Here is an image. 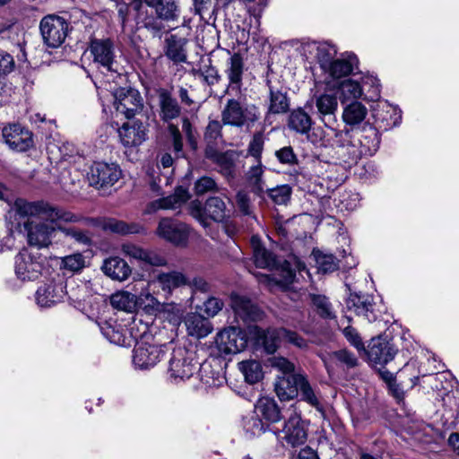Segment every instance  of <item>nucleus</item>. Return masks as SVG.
I'll return each mask as SVG.
<instances>
[{
    "label": "nucleus",
    "mask_w": 459,
    "mask_h": 459,
    "mask_svg": "<svg viewBox=\"0 0 459 459\" xmlns=\"http://www.w3.org/2000/svg\"><path fill=\"white\" fill-rule=\"evenodd\" d=\"M161 307H162L158 310V313L163 314V316L169 321L177 323L180 320L182 311L178 305L174 303H162Z\"/></svg>",
    "instance_id": "774afa93"
},
{
    "label": "nucleus",
    "mask_w": 459,
    "mask_h": 459,
    "mask_svg": "<svg viewBox=\"0 0 459 459\" xmlns=\"http://www.w3.org/2000/svg\"><path fill=\"white\" fill-rule=\"evenodd\" d=\"M243 420L245 430L252 436H260L269 428V425L264 422L257 414L246 417Z\"/></svg>",
    "instance_id": "13d9d810"
},
{
    "label": "nucleus",
    "mask_w": 459,
    "mask_h": 459,
    "mask_svg": "<svg viewBox=\"0 0 459 459\" xmlns=\"http://www.w3.org/2000/svg\"><path fill=\"white\" fill-rule=\"evenodd\" d=\"M302 374H292L277 377L274 391L281 401H290L299 395L298 377Z\"/></svg>",
    "instance_id": "c756f323"
},
{
    "label": "nucleus",
    "mask_w": 459,
    "mask_h": 459,
    "mask_svg": "<svg viewBox=\"0 0 459 459\" xmlns=\"http://www.w3.org/2000/svg\"><path fill=\"white\" fill-rule=\"evenodd\" d=\"M244 72V60L239 53H234L228 60L225 71L229 79V89L240 90Z\"/></svg>",
    "instance_id": "c9c22d12"
},
{
    "label": "nucleus",
    "mask_w": 459,
    "mask_h": 459,
    "mask_svg": "<svg viewBox=\"0 0 459 459\" xmlns=\"http://www.w3.org/2000/svg\"><path fill=\"white\" fill-rule=\"evenodd\" d=\"M251 245L254 261L257 267L273 269L276 266V256L266 249L256 237H252Z\"/></svg>",
    "instance_id": "e433bc0d"
},
{
    "label": "nucleus",
    "mask_w": 459,
    "mask_h": 459,
    "mask_svg": "<svg viewBox=\"0 0 459 459\" xmlns=\"http://www.w3.org/2000/svg\"><path fill=\"white\" fill-rule=\"evenodd\" d=\"M3 137L14 151L26 152L33 146L32 133L17 124L4 127Z\"/></svg>",
    "instance_id": "f3484780"
},
{
    "label": "nucleus",
    "mask_w": 459,
    "mask_h": 459,
    "mask_svg": "<svg viewBox=\"0 0 459 459\" xmlns=\"http://www.w3.org/2000/svg\"><path fill=\"white\" fill-rule=\"evenodd\" d=\"M168 132L171 139V146L175 158H184L185 152L183 150V136L178 127L174 124H169Z\"/></svg>",
    "instance_id": "4d7b16f0"
},
{
    "label": "nucleus",
    "mask_w": 459,
    "mask_h": 459,
    "mask_svg": "<svg viewBox=\"0 0 459 459\" xmlns=\"http://www.w3.org/2000/svg\"><path fill=\"white\" fill-rule=\"evenodd\" d=\"M321 359L324 365L329 374L333 371V362L338 361L342 365L345 366L348 369L354 368L359 366V359L353 352L347 349H341L327 355H322Z\"/></svg>",
    "instance_id": "473e14b6"
},
{
    "label": "nucleus",
    "mask_w": 459,
    "mask_h": 459,
    "mask_svg": "<svg viewBox=\"0 0 459 459\" xmlns=\"http://www.w3.org/2000/svg\"><path fill=\"white\" fill-rule=\"evenodd\" d=\"M367 355L368 362L374 366L384 368L388 362L393 360L397 353L394 344L381 336L372 338L363 351Z\"/></svg>",
    "instance_id": "f8f14e48"
},
{
    "label": "nucleus",
    "mask_w": 459,
    "mask_h": 459,
    "mask_svg": "<svg viewBox=\"0 0 459 459\" xmlns=\"http://www.w3.org/2000/svg\"><path fill=\"white\" fill-rule=\"evenodd\" d=\"M188 283L186 277L178 272H170L168 273H160L157 277L150 281V290L155 292L156 290H161L163 296L167 298L171 291L180 286Z\"/></svg>",
    "instance_id": "4be33fe9"
},
{
    "label": "nucleus",
    "mask_w": 459,
    "mask_h": 459,
    "mask_svg": "<svg viewBox=\"0 0 459 459\" xmlns=\"http://www.w3.org/2000/svg\"><path fill=\"white\" fill-rule=\"evenodd\" d=\"M298 385L301 400L307 402L316 410L322 411L320 401L305 375L298 377Z\"/></svg>",
    "instance_id": "49530a36"
},
{
    "label": "nucleus",
    "mask_w": 459,
    "mask_h": 459,
    "mask_svg": "<svg viewBox=\"0 0 459 459\" xmlns=\"http://www.w3.org/2000/svg\"><path fill=\"white\" fill-rule=\"evenodd\" d=\"M360 148L357 149L355 145H350L352 149L351 156L345 160L346 162H357L361 155H374L380 145V136L377 128L370 124L364 126L356 132Z\"/></svg>",
    "instance_id": "6e6552de"
},
{
    "label": "nucleus",
    "mask_w": 459,
    "mask_h": 459,
    "mask_svg": "<svg viewBox=\"0 0 459 459\" xmlns=\"http://www.w3.org/2000/svg\"><path fill=\"white\" fill-rule=\"evenodd\" d=\"M263 173L264 169L261 160H256V164L252 166L247 173V180L252 191L257 195L264 192Z\"/></svg>",
    "instance_id": "8fccbe9b"
},
{
    "label": "nucleus",
    "mask_w": 459,
    "mask_h": 459,
    "mask_svg": "<svg viewBox=\"0 0 459 459\" xmlns=\"http://www.w3.org/2000/svg\"><path fill=\"white\" fill-rule=\"evenodd\" d=\"M65 294V288L61 283L49 282L39 287L35 299L39 307H50L61 302Z\"/></svg>",
    "instance_id": "412c9836"
},
{
    "label": "nucleus",
    "mask_w": 459,
    "mask_h": 459,
    "mask_svg": "<svg viewBox=\"0 0 459 459\" xmlns=\"http://www.w3.org/2000/svg\"><path fill=\"white\" fill-rule=\"evenodd\" d=\"M19 212L25 216L30 217H39L43 220L50 221L52 223H55L56 226L62 230H65L66 234L72 235L80 242L86 241V236L82 232L75 231L74 230L63 229L59 224L60 221H71L74 219V216L62 209H58L56 207L51 206L48 204H44L42 202L38 203H27L21 202L17 204Z\"/></svg>",
    "instance_id": "f03ea898"
},
{
    "label": "nucleus",
    "mask_w": 459,
    "mask_h": 459,
    "mask_svg": "<svg viewBox=\"0 0 459 459\" xmlns=\"http://www.w3.org/2000/svg\"><path fill=\"white\" fill-rule=\"evenodd\" d=\"M163 346L140 342L134 350L133 363L140 369L154 367L163 357Z\"/></svg>",
    "instance_id": "4468645a"
},
{
    "label": "nucleus",
    "mask_w": 459,
    "mask_h": 459,
    "mask_svg": "<svg viewBox=\"0 0 459 459\" xmlns=\"http://www.w3.org/2000/svg\"><path fill=\"white\" fill-rule=\"evenodd\" d=\"M353 71L351 59L335 58L329 66L324 70L333 79H340L350 75Z\"/></svg>",
    "instance_id": "37998d69"
},
{
    "label": "nucleus",
    "mask_w": 459,
    "mask_h": 459,
    "mask_svg": "<svg viewBox=\"0 0 459 459\" xmlns=\"http://www.w3.org/2000/svg\"><path fill=\"white\" fill-rule=\"evenodd\" d=\"M337 50L334 46L322 43L316 48V57L324 71L335 59Z\"/></svg>",
    "instance_id": "5fc2aeb1"
},
{
    "label": "nucleus",
    "mask_w": 459,
    "mask_h": 459,
    "mask_svg": "<svg viewBox=\"0 0 459 459\" xmlns=\"http://www.w3.org/2000/svg\"><path fill=\"white\" fill-rule=\"evenodd\" d=\"M281 335L282 341L300 350H307L309 346L308 341L303 338L297 332L291 331L285 327H281Z\"/></svg>",
    "instance_id": "e2e57ef3"
},
{
    "label": "nucleus",
    "mask_w": 459,
    "mask_h": 459,
    "mask_svg": "<svg viewBox=\"0 0 459 459\" xmlns=\"http://www.w3.org/2000/svg\"><path fill=\"white\" fill-rule=\"evenodd\" d=\"M187 333L197 339L204 338L212 332V325L207 317L190 313L185 318Z\"/></svg>",
    "instance_id": "2f4dec72"
},
{
    "label": "nucleus",
    "mask_w": 459,
    "mask_h": 459,
    "mask_svg": "<svg viewBox=\"0 0 459 459\" xmlns=\"http://www.w3.org/2000/svg\"><path fill=\"white\" fill-rule=\"evenodd\" d=\"M340 100L343 104L349 100H357L363 94V90L360 83L352 79L342 81L339 85Z\"/></svg>",
    "instance_id": "a18cd8bd"
},
{
    "label": "nucleus",
    "mask_w": 459,
    "mask_h": 459,
    "mask_svg": "<svg viewBox=\"0 0 459 459\" xmlns=\"http://www.w3.org/2000/svg\"><path fill=\"white\" fill-rule=\"evenodd\" d=\"M290 109V99L286 91L269 87V105L267 116L287 113Z\"/></svg>",
    "instance_id": "4c0bfd02"
},
{
    "label": "nucleus",
    "mask_w": 459,
    "mask_h": 459,
    "mask_svg": "<svg viewBox=\"0 0 459 459\" xmlns=\"http://www.w3.org/2000/svg\"><path fill=\"white\" fill-rule=\"evenodd\" d=\"M106 228L112 232L127 235V234H143L146 232L145 228L138 222L127 223L122 221H110L107 223Z\"/></svg>",
    "instance_id": "09e8293b"
},
{
    "label": "nucleus",
    "mask_w": 459,
    "mask_h": 459,
    "mask_svg": "<svg viewBox=\"0 0 459 459\" xmlns=\"http://www.w3.org/2000/svg\"><path fill=\"white\" fill-rule=\"evenodd\" d=\"M329 129V133L327 134L328 136H330L332 141V145L336 147H342L344 148L345 146H348V143L350 142V131L345 130H338L336 128H333L330 126V123L325 126Z\"/></svg>",
    "instance_id": "69168bd1"
},
{
    "label": "nucleus",
    "mask_w": 459,
    "mask_h": 459,
    "mask_svg": "<svg viewBox=\"0 0 459 459\" xmlns=\"http://www.w3.org/2000/svg\"><path fill=\"white\" fill-rule=\"evenodd\" d=\"M215 342L221 353L236 354L247 348L248 338L245 330L231 326L218 333Z\"/></svg>",
    "instance_id": "9d476101"
},
{
    "label": "nucleus",
    "mask_w": 459,
    "mask_h": 459,
    "mask_svg": "<svg viewBox=\"0 0 459 459\" xmlns=\"http://www.w3.org/2000/svg\"><path fill=\"white\" fill-rule=\"evenodd\" d=\"M346 307L349 311H352L368 323L376 322L381 316V311L374 297L361 291H351L346 299Z\"/></svg>",
    "instance_id": "423d86ee"
},
{
    "label": "nucleus",
    "mask_w": 459,
    "mask_h": 459,
    "mask_svg": "<svg viewBox=\"0 0 459 459\" xmlns=\"http://www.w3.org/2000/svg\"><path fill=\"white\" fill-rule=\"evenodd\" d=\"M205 157L220 168V173L227 179L235 178V161L232 152H221L214 147H206Z\"/></svg>",
    "instance_id": "393cba45"
},
{
    "label": "nucleus",
    "mask_w": 459,
    "mask_h": 459,
    "mask_svg": "<svg viewBox=\"0 0 459 459\" xmlns=\"http://www.w3.org/2000/svg\"><path fill=\"white\" fill-rule=\"evenodd\" d=\"M145 180L154 195L158 196L163 195L162 183L164 182L167 185L168 178L161 175L159 168L148 169Z\"/></svg>",
    "instance_id": "603ef678"
},
{
    "label": "nucleus",
    "mask_w": 459,
    "mask_h": 459,
    "mask_svg": "<svg viewBox=\"0 0 459 459\" xmlns=\"http://www.w3.org/2000/svg\"><path fill=\"white\" fill-rule=\"evenodd\" d=\"M198 368L194 353L185 347L175 348L169 361V375L174 383L189 379Z\"/></svg>",
    "instance_id": "20e7f679"
},
{
    "label": "nucleus",
    "mask_w": 459,
    "mask_h": 459,
    "mask_svg": "<svg viewBox=\"0 0 459 459\" xmlns=\"http://www.w3.org/2000/svg\"><path fill=\"white\" fill-rule=\"evenodd\" d=\"M122 176L115 163L94 162L88 173V183L96 189H107L114 186Z\"/></svg>",
    "instance_id": "1a4fd4ad"
},
{
    "label": "nucleus",
    "mask_w": 459,
    "mask_h": 459,
    "mask_svg": "<svg viewBox=\"0 0 459 459\" xmlns=\"http://www.w3.org/2000/svg\"><path fill=\"white\" fill-rule=\"evenodd\" d=\"M367 114V108L361 102L355 100L344 107L342 117L347 126L353 127L361 124Z\"/></svg>",
    "instance_id": "ea45409f"
},
{
    "label": "nucleus",
    "mask_w": 459,
    "mask_h": 459,
    "mask_svg": "<svg viewBox=\"0 0 459 459\" xmlns=\"http://www.w3.org/2000/svg\"><path fill=\"white\" fill-rule=\"evenodd\" d=\"M159 294V290H156L155 292L152 290H150V281L147 283V287L145 290H143L138 296L137 299L141 305H144V307L148 310V312L155 313L160 309L162 302H160L155 295Z\"/></svg>",
    "instance_id": "3c124183"
},
{
    "label": "nucleus",
    "mask_w": 459,
    "mask_h": 459,
    "mask_svg": "<svg viewBox=\"0 0 459 459\" xmlns=\"http://www.w3.org/2000/svg\"><path fill=\"white\" fill-rule=\"evenodd\" d=\"M291 195V188L288 185L278 186L268 190L269 197L276 204H285L289 202Z\"/></svg>",
    "instance_id": "338daca9"
},
{
    "label": "nucleus",
    "mask_w": 459,
    "mask_h": 459,
    "mask_svg": "<svg viewBox=\"0 0 459 459\" xmlns=\"http://www.w3.org/2000/svg\"><path fill=\"white\" fill-rule=\"evenodd\" d=\"M264 145V135L262 131L255 132L250 140L247 147V154L261 160L262 152Z\"/></svg>",
    "instance_id": "052dcab7"
},
{
    "label": "nucleus",
    "mask_w": 459,
    "mask_h": 459,
    "mask_svg": "<svg viewBox=\"0 0 459 459\" xmlns=\"http://www.w3.org/2000/svg\"><path fill=\"white\" fill-rule=\"evenodd\" d=\"M24 226L28 232V242L30 246L41 248L50 244L55 226L35 223L33 221H27Z\"/></svg>",
    "instance_id": "5701e85b"
},
{
    "label": "nucleus",
    "mask_w": 459,
    "mask_h": 459,
    "mask_svg": "<svg viewBox=\"0 0 459 459\" xmlns=\"http://www.w3.org/2000/svg\"><path fill=\"white\" fill-rule=\"evenodd\" d=\"M187 40L178 35L171 34L165 38L163 51L165 56L174 65H180L187 62Z\"/></svg>",
    "instance_id": "aec40b11"
},
{
    "label": "nucleus",
    "mask_w": 459,
    "mask_h": 459,
    "mask_svg": "<svg viewBox=\"0 0 459 459\" xmlns=\"http://www.w3.org/2000/svg\"><path fill=\"white\" fill-rule=\"evenodd\" d=\"M222 124L221 120H211L205 127L204 140L207 143V147H213L218 140L222 138Z\"/></svg>",
    "instance_id": "6e6d98bb"
},
{
    "label": "nucleus",
    "mask_w": 459,
    "mask_h": 459,
    "mask_svg": "<svg viewBox=\"0 0 459 459\" xmlns=\"http://www.w3.org/2000/svg\"><path fill=\"white\" fill-rule=\"evenodd\" d=\"M39 30L44 44L56 48L64 43L67 36L68 23L58 15L48 14L40 21Z\"/></svg>",
    "instance_id": "39448f33"
},
{
    "label": "nucleus",
    "mask_w": 459,
    "mask_h": 459,
    "mask_svg": "<svg viewBox=\"0 0 459 459\" xmlns=\"http://www.w3.org/2000/svg\"><path fill=\"white\" fill-rule=\"evenodd\" d=\"M231 307L236 316L244 322L257 321L263 317L262 310L246 297H232Z\"/></svg>",
    "instance_id": "a878e982"
},
{
    "label": "nucleus",
    "mask_w": 459,
    "mask_h": 459,
    "mask_svg": "<svg viewBox=\"0 0 459 459\" xmlns=\"http://www.w3.org/2000/svg\"><path fill=\"white\" fill-rule=\"evenodd\" d=\"M311 302L315 306L317 314L325 319L335 318V313L333 310L332 304L325 296L310 294Z\"/></svg>",
    "instance_id": "864d4df0"
},
{
    "label": "nucleus",
    "mask_w": 459,
    "mask_h": 459,
    "mask_svg": "<svg viewBox=\"0 0 459 459\" xmlns=\"http://www.w3.org/2000/svg\"><path fill=\"white\" fill-rule=\"evenodd\" d=\"M188 211L204 228L210 226L209 220L220 222L226 218V204L219 196L209 197L204 205L200 201L194 200L189 204Z\"/></svg>",
    "instance_id": "7ed1b4c3"
},
{
    "label": "nucleus",
    "mask_w": 459,
    "mask_h": 459,
    "mask_svg": "<svg viewBox=\"0 0 459 459\" xmlns=\"http://www.w3.org/2000/svg\"><path fill=\"white\" fill-rule=\"evenodd\" d=\"M156 235L176 246H185L188 240L189 229L186 224L172 218H162L158 223Z\"/></svg>",
    "instance_id": "9b49d317"
},
{
    "label": "nucleus",
    "mask_w": 459,
    "mask_h": 459,
    "mask_svg": "<svg viewBox=\"0 0 459 459\" xmlns=\"http://www.w3.org/2000/svg\"><path fill=\"white\" fill-rule=\"evenodd\" d=\"M267 362L269 366L281 371L282 376L294 374L295 365L284 357L273 356L268 359Z\"/></svg>",
    "instance_id": "0e129e2a"
},
{
    "label": "nucleus",
    "mask_w": 459,
    "mask_h": 459,
    "mask_svg": "<svg viewBox=\"0 0 459 459\" xmlns=\"http://www.w3.org/2000/svg\"><path fill=\"white\" fill-rule=\"evenodd\" d=\"M160 117L164 122H169L180 116L181 108L178 100L167 90H160L158 94Z\"/></svg>",
    "instance_id": "7c9ffc66"
},
{
    "label": "nucleus",
    "mask_w": 459,
    "mask_h": 459,
    "mask_svg": "<svg viewBox=\"0 0 459 459\" xmlns=\"http://www.w3.org/2000/svg\"><path fill=\"white\" fill-rule=\"evenodd\" d=\"M238 369L243 374L247 383L256 384L264 378V371L261 363L255 359L243 360L238 363Z\"/></svg>",
    "instance_id": "a19ab883"
},
{
    "label": "nucleus",
    "mask_w": 459,
    "mask_h": 459,
    "mask_svg": "<svg viewBox=\"0 0 459 459\" xmlns=\"http://www.w3.org/2000/svg\"><path fill=\"white\" fill-rule=\"evenodd\" d=\"M253 338L255 349L266 355H273L280 348L282 341L281 327H268L266 329L255 326Z\"/></svg>",
    "instance_id": "ddd939ff"
},
{
    "label": "nucleus",
    "mask_w": 459,
    "mask_h": 459,
    "mask_svg": "<svg viewBox=\"0 0 459 459\" xmlns=\"http://www.w3.org/2000/svg\"><path fill=\"white\" fill-rule=\"evenodd\" d=\"M225 126L250 128L260 119L259 108L248 103L245 96L228 98L221 113Z\"/></svg>",
    "instance_id": "f257e3e1"
},
{
    "label": "nucleus",
    "mask_w": 459,
    "mask_h": 459,
    "mask_svg": "<svg viewBox=\"0 0 459 459\" xmlns=\"http://www.w3.org/2000/svg\"><path fill=\"white\" fill-rule=\"evenodd\" d=\"M114 107L117 113L131 119L143 111V100L135 89L119 88L114 92Z\"/></svg>",
    "instance_id": "0eeeda50"
},
{
    "label": "nucleus",
    "mask_w": 459,
    "mask_h": 459,
    "mask_svg": "<svg viewBox=\"0 0 459 459\" xmlns=\"http://www.w3.org/2000/svg\"><path fill=\"white\" fill-rule=\"evenodd\" d=\"M194 190L196 195H204L207 193H217L220 187L212 178L204 176L195 181Z\"/></svg>",
    "instance_id": "bf43d9fd"
},
{
    "label": "nucleus",
    "mask_w": 459,
    "mask_h": 459,
    "mask_svg": "<svg viewBox=\"0 0 459 459\" xmlns=\"http://www.w3.org/2000/svg\"><path fill=\"white\" fill-rule=\"evenodd\" d=\"M121 251L126 256L152 266H165L167 264L165 256L156 251L144 249L133 243H124L121 246Z\"/></svg>",
    "instance_id": "6ab92c4d"
},
{
    "label": "nucleus",
    "mask_w": 459,
    "mask_h": 459,
    "mask_svg": "<svg viewBox=\"0 0 459 459\" xmlns=\"http://www.w3.org/2000/svg\"><path fill=\"white\" fill-rule=\"evenodd\" d=\"M153 18L159 22L160 29L159 30H150L153 36L160 38L162 32L165 30L163 22H178L181 10L178 0H162L154 8Z\"/></svg>",
    "instance_id": "a211bd4d"
},
{
    "label": "nucleus",
    "mask_w": 459,
    "mask_h": 459,
    "mask_svg": "<svg viewBox=\"0 0 459 459\" xmlns=\"http://www.w3.org/2000/svg\"><path fill=\"white\" fill-rule=\"evenodd\" d=\"M288 126L297 133L307 134L311 128L312 119L302 108H297L290 114Z\"/></svg>",
    "instance_id": "79ce46f5"
},
{
    "label": "nucleus",
    "mask_w": 459,
    "mask_h": 459,
    "mask_svg": "<svg viewBox=\"0 0 459 459\" xmlns=\"http://www.w3.org/2000/svg\"><path fill=\"white\" fill-rule=\"evenodd\" d=\"M110 303L116 309L133 312L137 304V298L128 291H118L111 295Z\"/></svg>",
    "instance_id": "c03bdc74"
},
{
    "label": "nucleus",
    "mask_w": 459,
    "mask_h": 459,
    "mask_svg": "<svg viewBox=\"0 0 459 459\" xmlns=\"http://www.w3.org/2000/svg\"><path fill=\"white\" fill-rule=\"evenodd\" d=\"M146 126L142 122H134L133 125L125 123L118 129V135L124 146L132 147L143 143L146 140Z\"/></svg>",
    "instance_id": "bb28decb"
},
{
    "label": "nucleus",
    "mask_w": 459,
    "mask_h": 459,
    "mask_svg": "<svg viewBox=\"0 0 459 459\" xmlns=\"http://www.w3.org/2000/svg\"><path fill=\"white\" fill-rule=\"evenodd\" d=\"M189 199V194L186 189L179 186L176 189L175 194L160 198L153 202H151L145 209V213L151 214L160 209H176L181 204L186 202Z\"/></svg>",
    "instance_id": "cd10ccee"
},
{
    "label": "nucleus",
    "mask_w": 459,
    "mask_h": 459,
    "mask_svg": "<svg viewBox=\"0 0 459 459\" xmlns=\"http://www.w3.org/2000/svg\"><path fill=\"white\" fill-rule=\"evenodd\" d=\"M316 266L322 273H329L339 268V260L332 254H325L320 250H313Z\"/></svg>",
    "instance_id": "de8ad7c7"
},
{
    "label": "nucleus",
    "mask_w": 459,
    "mask_h": 459,
    "mask_svg": "<svg viewBox=\"0 0 459 459\" xmlns=\"http://www.w3.org/2000/svg\"><path fill=\"white\" fill-rule=\"evenodd\" d=\"M130 11L134 12V20L137 24L150 30H159V22L153 18L152 13H149L147 7L144 5L143 0H131L129 2Z\"/></svg>",
    "instance_id": "f704fd0d"
},
{
    "label": "nucleus",
    "mask_w": 459,
    "mask_h": 459,
    "mask_svg": "<svg viewBox=\"0 0 459 459\" xmlns=\"http://www.w3.org/2000/svg\"><path fill=\"white\" fill-rule=\"evenodd\" d=\"M255 412L267 422H277L281 420V410L277 403L272 399L264 397L258 400L255 405Z\"/></svg>",
    "instance_id": "58836bf2"
},
{
    "label": "nucleus",
    "mask_w": 459,
    "mask_h": 459,
    "mask_svg": "<svg viewBox=\"0 0 459 459\" xmlns=\"http://www.w3.org/2000/svg\"><path fill=\"white\" fill-rule=\"evenodd\" d=\"M101 268L107 276L118 281H126L132 273L128 264L118 256L106 259Z\"/></svg>",
    "instance_id": "72a5a7b5"
},
{
    "label": "nucleus",
    "mask_w": 459,
    "mask_h": 459,
    "mask_svg": "<svg viewBox=\"0 0 459 459\" xmlns=\"http://www.w3.org/2000/svg\"><path fill=\"white\" fill-rule=\"evenodd\" d=\"M42 270L39 257H36L27 249L22 250L15 256V273L22 281H33L37 279Z\"/></svg>",
    "instance_id": "2eb2a0df"
},
{
    "label": "nucleus",
    "mask_w": 459,
    "mask_h": 459,
    "mask_svg": "<svg viewBox=\"0 0 459 459\" xmlns=\"http://www.w3.org/2000/svg\"><path fill=\"white\" fill-rule=\"evenodd\" d=\"M91 52L94 62L111 70L114 61L113 43L110 39H92L91 42Z\"/></svg>",
    "instance_id": "c85d7f7f"
},
{
    "label": "nucleus",
    "mask_w": 459,
    "mask_h": 459,
    "mask_svg": "<svg viewBox=\"0 0 459 459\" xmlns=\"http://www.w3.org/2000/svg\"><path fill=\"white\" fill-rule=\"evenodd\" d=\"M315 103L320 119L327 126L328 123L336 122L338 100L335 93H321L315 97Z\"/></svg>",
    "instance_id": "b1692460"
},
{
    "label": "nucleus",
    "mask_w": 459,
    "mask_h": 459,
    "mask_svg": "<svg viewBox=\"0 0 459 459\" xmlns=\"http://www.w3.org/2000/svg\"><path fill=\"white\" fill-rule=\"evenodd\" d=\"M182 131L190 149L196 152L198 149V133L187 117H182Z\"/></svg>",
    "instance_id": "680f3d73"
},
{
    "label": "nucleus",
    "mask_w": 459,
    "mask_h": 459,
    "mask_svg": "<svg viewBox=\"0 0 459 459\" xmlns=\"http://www.w3.org/2000/svg\"><path fill=\"white\" fill-rule=\"evenodd\" d=\"M281 433L282 439L292 447L305 444L307 438V429L300 414L293 412L285 421Z\"/></svg>",
    "instance_id": "dca6fc26"
}]
</instances>
